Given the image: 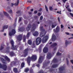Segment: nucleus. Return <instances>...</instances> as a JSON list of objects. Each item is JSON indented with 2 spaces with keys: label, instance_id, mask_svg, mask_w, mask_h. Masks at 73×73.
Listing matches in <instances>:
<instances>
[{
  "label": "nucleus",
  "instance_id": "nucleus-1",
  "mask_svg": "<svg viewBox=\"0 0 73 73\" xmlns=\"http://www.w3.org/2000/svg\"><path fill=\"white\" fill-rule=\"evenodd\" d=\"M36 59L37 57L35 55H33L31 58V57H28L27 58V61L29 65V66L30 65V64L29 63H30V61H31V60H33V61H35V60H36Z\"/></svg>",
  "mask_w": 73,
  "mask_h": 73
},
{
  "label": "nucleus",
  "instance_id": "nucleus-2",
  "mask_svg": "<svg viewBox=\"0 0 73 73\" xmlns=\"http://www.w3.org/2000/svg\"><path fill=\"white\" fill-rule=\"evenodd\" d=\"M42 28V27L41 26L40 27V29L41 31H42L40 33V36L41 37H43L46 34V32H45V31Z\"/></svg>",
  "mask_w": 73,
  "mask_h": 73
},
{
  "label": "nucleus",
  "instance_id": "nucleus-3",
  "mask_svg": "<svg viewBox=\"0 0 73 73\" xmlns=\"http://www.w3.org/2000/svg\"><path fill=\"white\" fill-rule=\"evenodd\" d=\"M36 45H39L41 42V38L40 37H38L36 39Z\"/></svg>",
  "mask_w": 73,
  "mask_h": 73
},
{
  "label": "nucleus",
  "instance_id": "nucleus-4",
  "mask_svg": "<svg viewBox=\"0 0 73 73\" xmlns=\"http://www.w3.org/2000/svg\"><path fill=\"white\" fill-rule=\"evenodd\" d=\"M11 44L12 46V49H16V47L15 46L14 47V42H13V40H11Z\"/></svg>",
  "mask_w": 73,
  "mask_h": 73
},
{
  "label": "nucleus",
  "instance_id": "nucleus-5",
  "mask_svg": "<svg viewBox=\"0 0 73 73\" xmlns=\"http://www.w3.org/2000/svg\"><path fill=\"white\" fill-rule=\"evenodd\" d=\"M49 38V36H46L45 37H44L42 40V42L44 43H45V42H46V41L48 40Z\"/></svg>",
  "mask_w": 73,
  "mask_h": 73
},
{
  "label": "nucleus",
  "instance_id": "nucleus-6",
  "mask_svg": "<svg viewBox=\"0 0 73 73\" xmlns=\"http://www.w3.org/2000/svg\"><path fill=\"white\" fill-rule=\"evenodd\" d=\"M0 68H2L4 70H6V69H7V67L5 65L3 66L1 64H0Z\"/></svg>",
  "mask_w": 73,
  "mask_h": 73
},
{
  "label": "nucleus",
  "instance_id": "nucleus-7",
  "mask_svg": "<svg viewBox=\"0 0 73 73\" xmlns=\"http://www.w3.org/2000/svg\"><path fill=\"white\" fill-rule=\"evenodd\" d=\"M15 33H16L15 30L14 29H13L11 32L9 33V36H12V35H15Z\"/></svg>",
  "mask_w": 73,
  "mask_h": 73
},
{
  "label": "nucleus",
  "instance_id": "nucleus-8",
  "mask_svg": "<svg viewBox=\"0 0 73 73\" xmlns=\"http://www.w3.org/2000/svg\"><path fill=\"white\" fill-rule=\"evenodd\" d=\"M43 59H44V58L42 57V56L40 57L38 60L39 63L40 64V63H41V62H42V61H43Z\"/></svg>",
  "mask_w": 73,
  "mask_h": 73
},
{
  "label": "nucleus",
  "instance_id": "nucleus-9",
  "mask_svg": "<svg viewBox=\"0 0 73 73\" xmlns=\"http://www.w3.org/2000/svg\"><path fill=\"white\" fill-rule=\"evenodd\" d=\"M28 49H26L25 50L24 53L25 55H23L24 57H26V56L27 55V54H28Z\"/></svg>",
  "mask_w": 73,
  "mask_h": 73
},
{
  "label": "nucleus",
  "instance_id": "nucleus-10",
  "mask_svg": "<svg viewBox=\"0 0 73 73\" xmlns=\"http://www.w3.org/2000/svg\"><path fill=\"white\" fill-rule=\"evenodd\" d=\"M43 52L44 53H47L48 52V48L47 47H44L43 49Z\"/></svg>",
  "mask_w": 73,
  "mask_h": 73
},
{
  "label": "nucleus",
  "instance_id": "nucleus-11",
  "mask_svg": "<svg viewBox=\"0 0 73 73\" xmlns=\"http://www.w3.org/2000/svg\"><path fill=\"white\" fill-rule=\"evenodd\" d=\"M56 39V37L55 35L54 34H53L52 37V41H55Z\"/></svg>",
  "mask_w": 73,
  "mask_h": 73
},
{
  "label": "nucleus",
  "instance_id": "nucleus-12",
  "mask_svg": "<svg viewBox=\"0 0 73 73\" xmlns=\"http://www.w3.org/2000/svg\"><path fill=\"white\" fill-rule=\"evenodd\" d=\"M33 35L34 36H36L38 35V33L37 31H35L33 33Z\"/></svg>",
  "mask_w": 73,
  "mask_h": 73
},
{
  "label": "nucleus",
  "instance_id": "nucleus-13",
  "mask_svg": "<svg viewBox=\"0 0 73 73\" xmlns=\"http://www.w3.org/2000/svg\"><path fill=\"white\" fill-rule=\"evenodd\" d=\"M59 30H60V28L58 27H57V28H56L55 31V29H54V31L55 32L57 33V32H58Z\"/></svg>",
  "mask_w": 73,
  "mask_h": 73
},
{
  "label": "nucleus",
  "instance_id": "nucleus-14",
  "mask_svg": "<svg viewBox=\"0 0 73 73\" xmlns=\"http://www.w3.org/2000/svg\"><path fill=\"white\" fill-rule=\"evenodd\" d=\"M3 13L4 15H5V16H7V18H8L9 19H11V17L9 16V15L7 13L5 12H3Z\"/></svg>",
  "mask_w": 73,
  "mask_h": 73
},
{
  "label": "nucleus",
  "instance_id": "nucleus-15",
  "mask_svg": "<svg viewBox=\"0 0 73 73\" xmlns=\"http://www.w3.org/2000/svg\"><path fill=\"white\" fill-rule=\"evenodd\" d=\"M47 58L48 59H50L51 58V54L50 53L48 54L47 56Z\"/></svg>",
  "mask_w": 73,
  "mask_h": 73
},
{
  "label": "nucleus",
  "instance_id": "nucleus-16",
  "mask_svg": "<svg viewBox=\"0 0 73 73\" xmlns=\"http://www.w3.org/2000/svg\"><path fill=\"white\" fill-rule=\"evenodd\" d=\"M3 57H4L5 60H7V61H10V59L8 58V57H7V56H3Z\"/></svg>",
  "mask_w": 73,
  "mask_h": 73
},
{
  "label": "nucleus",
  "instance_id": "nucleus-17",
  "mask_svg": "<svg viewBox=\"0 0 73 73\" xmlns=\"http://www.w3.org/2000/svg\"><path fill=\"white\" fill-rule=\"evenodd\" d=\"M21 39H22V35H20L19 36V38H17V40H18L19 41H21Z\"/></svg>",
  "mask_w": 73,
  "mask_h": 73
},
{
  "label": "nucleus",
  "instance_id": "nucleus-18",
  "mask_svg": "<svg viewBox=\"0 0 73 73\" xmlns=\"http://www.w3.org/2000/svg\"><path fill=\"white\" fill-rule=\"evenodd\" d=\"M19 0H18L16 3H15L14 5L15 6H17L19 5Z\"/></svg>",
  "mask_w": 73,
  "mask_h": 73
},
{
  "label": "nucleus",
  "instance_id": "nucleus-19",
  "mask_svg": "<svg viewBox=\"0 0 73 73\" xmlns=\"http://www.w3.org/2000/svg\"><path fill=\"white\" fill-rule=\"evenodd\" d=\"M1 59L3 64H7V63H5V61H5V60H4V59L3 58H1Z\"/></svg>",
  "mask_w": 73,
  "mask_h": 73
},
{
  "label": "nucleus",
  "instance_id": "nucleus-20",
  "mask_svg": "<svg viewBox=\"0 0 73 73\" xmlns=\"http://www.w3.org/2000/svg\"><path fill=\"white\" fill-rule=\"evenodd\" d=\"M69 41H67V40H66L65 44L66 46H67L68 44H69Z\"/></svg>",
  "mask_w": 73,
  "mask_h": 73
},
{
  "label": "nucleus",
  "instance_id": "nucleus-21",
  "mask_svg": "<svg viewBox=\"0 0 73 73\" xmlns=\"http://www.w3.org/2000/svg\"><path fill=\"white\" fill-rule=\"evenodd\" d=\"M8 28V25H6L3 26V30L4 31V29H7Z\"/></svg>",
  "mask_w": 73,
  "mask_h": 73
},
{
  "label": "nucleus",
  "instance_id": "nucleus-22",
  "mask_svg": "<svg viewBox=\"0 0 73 73\" xmlns=\"http://www.w3.org/2000/svg\"><path fill=\"white\" fill-rule=\"evenodd\" d=\"M32 42L31 40H29L28 41V43L29 45H32Z\"/></svg>",
  "mask_w": 73,
  "mask_h": 73
},
{
  "label": "nucleus",
  "instance_id": "nucleus-23",
  "mask_svg": "<svg viewBox=\"0 0 73 73\" xmlns=\"http://www.w3.org/2000/svg\"><path fill=\"white\" fill-rule=\"evenodd\" d=\"M14 71L15 73H17V72H18V70H17V69L16 68H14Z\"/></svg>",
  "mask_w": 73,
  "mask_h": 73
},
{
  "label": "nucleus",
  "instance_id": "nucleus-24",
  "mask_svg": "<svg viewBox=\"0 0 73 73\" xmlns=\"http://www.w3.org/2000/svg\"><path fill=\"white\" fill-rule=\"evenodd\" d=\"M36 28V26L35 25L33 26V27L32 28V31H33Z\"/></svg>",
  "mask_w": 73,
  "mask_h": 73
},
{
  "label": "nucleus",
  "instance_id": "nucleus-25",
  "mask_svg": "<svg viewBox=\"0 0 73 73\" xmlns=\"http://www.w3.org/2000/svg\"><path fill=\"white\" fill-rule=\"evenodd\" d=\"M58 66V64L54 65L52 66V68H56Z\"/></svg>",
  "mask_w": 73,
  "mask_h": 73
},
{
  "label": "nucleus",
  "instance_id": "nucleus-26",
  "mask_svg": "<svg viewBox=\"0 0 73 73\" xmlns=\"http://www.w3.org/2000/svg\"><path fill=\"white\" fill-rule=\"evenodd\" d=\"M64 69V68L63 67H60L59 68V70H62Z\"/></svg>",
  "mask_w": 73,
  "mask_h": 73
},
{
  "label": "nucleus",
  "instance_id": "nucleus-27",
  "mask_svg": "<svg viewBox=\"0 0 73 73\" xmlns=\"http://www.w3.org/2000/svg\"><path fill=\"white\" fill-rule=\"evenodd\" d=\"M57 44L56 43H54L52 45V46H57Z\"/></svg>",
  "mask_w": 73,
  "mask_h": 73
},
{
  "label": "nucleus",
  "instance_id": "nucleus-28",
  "mask_svg": "<svg viewBox=\"0 0 73 73\" xmlns=\"http://www.w3.org/2000/svg\"><path fill=\"white\" fill-rule=\"evenodd\" d=\"M23 38V41L24 42H25L26 37L25 35H24Z\"/></svg>",
  "mask_w": 73,
  "mask_h": 73
},
{
  "label": "nucleus",
  "instance_id": "nucleus-29",
  "mask_svg": "<svg viewBox=\"0 0 73 73\" xmlns=\"http://www.w3.org/2000/svg\"><path fill=\"white\" fill-rule=\"evenodd\" d=\"M25 64L23 63H22L21 64V66L22 68H23Z\"/></svg>",
  "mask_w": 73,
  "mask_h": 73
},
{
  "label": "nucleus",
  "instance_id": "nucleus-30",
  "mask_svg": "<svg viewBox=\"0 0 73 73\" xmlns=\"http://www.w3.org/2000/svg\"><path fill=\"white\" fill-rule=\"evenodd\" d=\"M29 71V69L28 68H26L25 70V72H27Z\"/></svg>",
  "mask_w": 73,
  "mask_h": 73
},
{
  "label": "nucleus",
  "instance_id": "nucleus-31",
  "mask_svg": "<svg viewBox=\"0 0 73 73\" xmlns=\"http://www.w3.org/2000/svg\"><path fill=\"white\" fill-rule=\"evenodd\" d=\"M56 25H52L51 27L52 28H54L56 26Z\"/></svg>",
  "mask_w": 73,
  "mask_h": 73
},
{
  "label": "nucleus",
  "instance_id": "nucleus-32",
  "mask_svg": "<svg viewBox=\"0 0 73 73\" xmlns=\"http://www.w3.org/2000/svg\"><path fill=\"white\" fill-rule=\"evenodd\" d=\"M30 27H27V31H29V30H30Z\"/></svg>",
  "mask_w": 73,
  "mask_h": 73
},
{
  "label": "nucleus",
  "instance_id": "nucleus-33",
  "mask_svg": "<svg viewBox=\"0 0 73 73\" xmlns=\"http://www.w3.org/2000/svg\"><path fill=\"white\" fill-rule=\"evenodd\" d=\"M61 54L59 52H57L56 54V55H57V56H59L60 55H61Z\"/></svg>",
  "mask_w": 73,
  "mask_h": 73
},
{
  "label": "nucleus",
  "instance_id": "nucleus-34",
  "mask_svg": "<svg viewBox=\"0 0 73 73\" xmlns=\"http://www.w3.org/2000/svg\"><path fill=\"white\" fill-rule=\"evenodd\" d=\"M49 9L50 11H52V10H53V8L52 7H50Z\"/></svg>",
  "mask_w": 73,
  "mask_h": 73
},
{
  "label": "nucleus",
  "instance_id": "nucleus-35",
  "mask_svg": "<svg viewBox=\"0 0 73 73\" xmlns=\"http://www.w3.org/2000/svg\"><path fill=\"white\" fill-rule=\"evenodd\" d=\"M45 8L47 12H48V8L47 7H46V6L45 5Z\"/></svg>",
  "mask_w": 73,
  "mask_h": 73
},
{
  "label": "nucleus",
  "instance_id": "nucleus-36",
  "mask_svg": "<svg viewBox=\"0 0 73 73\" xmlns=\"http://www.w3.org/2000/svg\"><path fill=\"white\" fill-rule=\"evenodd\" d=\"M8 12L9 13H12V10H10L8 11Z\"/></svg>",
  "mask_w": 73,
  "mask_h": 73
},
{
  "label": "nucleus",
  "instance_id": "nucleus-37",
  "mask_svg": "<svg viewBox=\"0 0 73 73\" xmlns=\"http://www.w3.org/2000/svg\"><path fill=\"white\" fill-rule=\"evenodd\" d=\"M4 48V47L3 46H1L0 49V50H3V49Z\"/></svg>",
  "mask_w": 73,
  "mask_h": 73
},
{
  "label": "nucleus",
  "instance_id": "nucleus-38",
  "mask_svg": "<svg viewBox=\"0 0 73 73\" xmlns=\"http://www.w3.org/2000/svg\"><path fill=\"white\" fill-rule=\"evenodd\" d=\"M30 35V33H27V37H29V35Z\"/></svg>",
  "mask_w": 73,
  "mask_h": 73
},
{
  "label": "nucleus",
  "instance_id": "nucleus-39",
  "mask_svg": "<svg viewBox=\"0 0 73 73\" xmlns=\"http://www.w3.org/2000/svg\"><path fill=\"white\" fill-rule=\"evenodd\" d=\"M67 9L69 12H71L72 11L69 8H67Z\"/></svg>",
  "mask_w": 73,
  "mask_h": 73
},
{
  "label": "nucleus",
  "instance_id": "nucleus-40",
  "mask_svg": "<svg viewBox=\"0 0 73 73\" xmlns=\"http://www.w3.org/2000/svg\"><path fill=\"white\" fill-rule=\"evenodd\" d=\"M65 33L67 35H69V33L66 32Z\"/></svg>",
  "mask_w": 73,
  "mask_h": 73
},
{
  "label": "nucleus",
  "instance_id": "nucleus-41",
  "mask_svg": "<svg viewBox=\"0 0 73 73\" xmlns=\"http://www.w3.org/2000/svg\"><path fill=\"white\" fill-rule=\"evenodd\" d=\"M42 19H43V17L41 16L40 18V20H42Z\"/></svg>",
  "mask_w": 73,
  "mask_h": 73
},
{
  "label": "nucleus",
  "instance_id": "nucleus-42",
  "mask_svg": "<svg viewBox=\"0 0 73 73\" xmlns=\"http://www.w3.org/2000/svg\"><path fill=\"white\" fill-rule=\"evenodd\" d=\"M70 14L71 15V16H72V17H73V14H72L71 13H70Z\"/></svg>",
  "mask_w": 73,
  "mask_h": 73
},
{
  "label": "nucleus",
  "instance_id": "nucleus-43",
  "mask_svg": "<svg viewBox=\"0 0 73 73\" xmlns=\"http://www.w3.org/2000/svg\"><path fill=\"white\" fill-rule=\"evenodd\" d=\"M62 0L64 3H65V1H67V0Z\"/></svg>",
  "mask_w": 73,
  "mask_h": 73
},
{
  "label": "nucleus",
  "instance_id": "nucleus-44",
  "mask_svg": "<svg viewBox=\"0 0 73 73\" xmlns=\"http://www.w3.org/2000/svg\"><path fill=\"white\" fill-rule=\"evenodd\" d=\"M57 49V47H55L54 48V50H56Z\"/></svg>",
  "mask_w": 73,
  "mask_h": 73
},
{
  "label": "nucleus",
  "instance_id": "nucleus-45",
  "mask_svg": "<svg viewBox=\"0 0 73 73\" xmlns=\"http://www.w3.org/2000/svg\"><path fill=\"white\" fill-rule=\"evenodd\" d=\"M63 27H64V26H63V25H61V28H63Z\"/></svg>",
  "mask_w": 73,
  "mask_h": 73
},
{
  "label": "nucleus",
  "instance_id": "nucleus-46",
  "mask_svg": "<svg viewBox=\"0 0 73 73\" xmlns=\"http://www.w3.org/2000/svg\"><path fill=\"white\" fill-rule=\"evenodd\" d=\"M10 56H13V53H11L10 54Z\"/></svg>",
  "mask_w": 73,
  "mask_h": 73
},
{
  "label": "nucleus",
  "instance_id": "nucleus-47",
  "mask_svg": "<svg viewBox=\"0 0 73 73\" xmlns=\"http://www.w3.org/2000/svg\"><path fill=\"white\" fill-rule=\"evenodd\" d=\"M27 2L28 3H32V2L30 1H28Z\"/></svg>",
  "mask_w": 73,
  "mask_h": 73
},
{
  "label": "nucleus",
  "instance_id": "nucleus-48",
  "mask_svg": "<svg viewBox=\"0 0 73 73\" xmlns=\"http://www.w3.org/2000/svg\"><path fill=\"white\" fill-rule=\"evenodd\" d=\"M67 60V64H68L69 63V61H68V60Z\"/></svg>",
  "mask_w": 73,
  "mask_h": 73
},
{
  "label": "nucleus",
  "instance_id": "nucleus-49",
  "mask_svg": "<svg viewBox=\"0 0 73 73\" xmlns=\"http://www.w3.org/2000/svg\"><path fill=\"white\" fill-rule=\"evenodd\" d=\"M37 13V11H34V13L36 14V13Z\"/></svg>",
  "mask_w": 73,
  "mask_h": 73
},
{
  "label": "nucleus",
  "instance_id": "nucleus-50",
  "mask_svg": "<svg viewBox=\"0 0 73 73\" xmlns=\"http://www.w3.org/2000/svg\"><path fill=\"white\" fill-rule=\"evenodd\" d=\"M38 16H40L41 15V13H38Z\"/></svg>",
  "mask_w": 73,
  "mask_h": 73
},
{
  "label": "nucleus",
  "instance_id": "nucleus-51",
  "mask_svg": "<svg viewBox=\"0 0 73 73\" xmlns=\"http://www.w3.org/2000/svg\"><path fill=\"white\" fill-rule=\"evenodd\" d=\"M58 20L59 22L60 21V19L59 18V17H58Z\"/></svg>",
  "mask_w": 73,
  "mask_h": 73
},
{
  "label": "nucleus",
  "instance_id": "nucleus-52",
  "mask_svg": "<svg viewBox=\"0 0 73 73\" xmlns=\"http://www.w3.org/2000/svg\"><path fill=\"white\" fill-rule=\"evenodd\" d=\"M73 37H72L69 38V39H73Z\"/></svg>",
  "mask_w": 73,
  "mask_h": 73
},
{
  "label": "nucleus",
  "instance_id": "nucleus-53",
  "mask_svg": "<svg viewBox=\"0 0 73 73\" xmlns=\"http://www.w3.org/2000/svg\"><path fill=\"white\" fill-rule=\"evenodd\" d=\"M36 66H37V67H39L40 65L39 64H37L36 65Z\"/></svg>",
  "mask_w": 73,
  "mask_h": 73
},
{
  "label": "nucleus",
  "instance_id": "nucleus-54",
  "mask_svg": "<svg viewBox=\"0 0 73 73\" xmlns=\"http://www.w3.org/2000/svg\"><path fill=\"white\" fill-rule=\"evenodd\" d=\"M20 13V11H18L17 12V13Z\"/></svg>",
  "mask_w": 73,
  "mask_h": 73
},
{
  "label": "nucleus",
  "instance_id": "nucleus-55",
  "mask_svg": "<svg viewBox=\"0 0 73 73\" xmlns=\"http://www.w3.org/2000/svg\"><path fill=\"white\" fill-rule=\"evenodd\" d=\"M29 14H32V13L31 12H29Z\"/></svg>",
  "mask_w": 73,
  "mask_h": 73
},
{
  "label": "nucleus",
  "instance_id": "nucleus-56",
  "mask_svg": "<svg viewBox=\"0 0 73 73\" xmlns=\"http://www.w3.org/2000/svg\"><path fill=\"white\" fill-rule=\"evenodd\" d=\"M14 5V4L12 3H11V6H12H12H13V5Z\"/></svg>",
  "mask_w": 73,
  "mask_h": 73
},
{
  "label": "nucleus",
  "instance_id": "nucleus-57",
  "mask_svg": "<svg viewBox=\"0 0 73 73\" xmlns=\"http://www.w3.org/2000/svg\"><path fill=\"white\" fill-rule=\"evenodd\" d=\"M21 20V18H20L19 20V21H20Z\"/></svg>",
  "mask_w": 73,
  "mask_h": 73
},
{
  "label": "nucleus",
  "instance_id": "nucleus-58",
  "mask_svg": "<svg viewBox=\"0 0 73 73\" xmlns=\"http://www.w3.org/2000/svg\"><path fill=\"white\" fill-rule=\"evenodd\" d=\"M9 47H8L7 48V50H9Z\"/></svg>",
  "mask_w": 73,
  "mask_h": 73
},
{
  "label": "nucleus",
  "instance_id": "nucleus-59",
  "mask_svg": "<svg viewBox=\"0 0 73 73\" xmlns=\"http://www.w3.org/2000/svg\"><path fill=\"white\" fill-rule=\"evenodd\" d=\"M31 12H32L33 11V9H32L31 10Z\"/></svg>",
  "mask_w": 73,
  "mask_h": 73
},
{
  "label": "nucleus",
  "instance_id": "nucleus-60",
  "mask_svg": "<svg viewBox=\"0 0 73 73\" xmlns=\"http://www.w3.org/2000/svg\"><path fill=\"white\" fill-rule=\"evenodd\" d=\"M37 24H40V22H37Z\"/></svg>",
  "mask_w": 73,
  "mask_h": 73
},
{
  "label": "nucleus",
  "instance_id": "nucleus-61",
  "mask_svg": "<svg viewBox=\"0 0 73 73\" xmlns=\"http://www.w3.org/2000/svg\"><path fill=\"white\" fill-rule=\"evenodd\" d=\"M69 7V6H68L67 7H66V8H68Z\"/></svg>",
  "mask_w": 73,
  "mask_h": 73
},
{
  "label": "nucleus",
  "instance_id": "nucleus-62",
  "mask_svg": "<svg viewBox=\"0 0 73 73\" xmlns=\"http://www.w3.org/2000/svg\"><path fill=\"white\" fill-rule=\"evenodd\" d=\"M52 44V42H50L49 43V44L50 45V44Z\"/></svg>",
  "mask_w": 73,
  "mask_h": 73
},
{
  "label": "nucleus",
  "instance_id": "nucleus-63",
  "mask_svg": "<svg viewBox=\"0 0 73 73\" xmlns=\"http://www.w3.org/2000/svg\"><path fill=\"white\" fill-rule=\"evenodd\" d=\"M4 36H6V33H4Z\"/></svg>",
  "mask_w": 73,
  "mask_h": 73
},
{
  "label": "nucleus",
  "instance_id": "nucleus-64",
  "mask_svg": "<svg viewBox=\"0 0 73 73\" xmlns=\"http://www.w3.org/2000/svg\"><path fill=\"white\" fill-rule=\"evenodd\" d=\"M71 36H73V34H71Z\"/></svg>",
  "mask_w": 73,
  "mask_h": 73
}]
</instances>
